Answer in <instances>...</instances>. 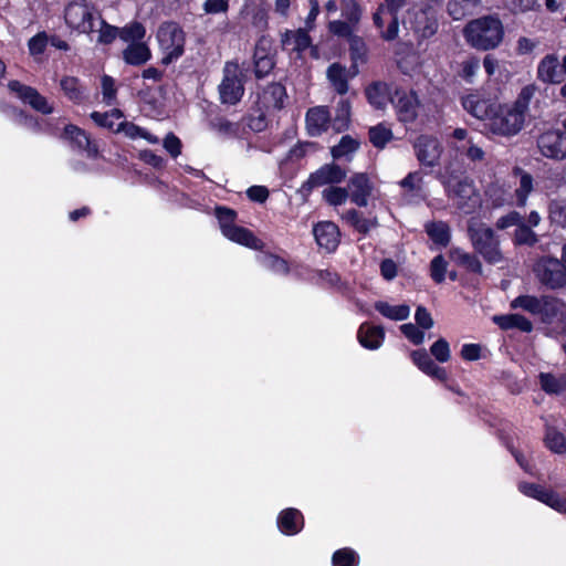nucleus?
<instances>
[{"label": "nucleus", "instance_id": "nucleus-1", "mask_svg": "<svg viewBox=\"0 0 566 566\" xmlns=\"http://www.w3.org/2000/svg\"><path fill=\"white\" fill-rule=\"evenodd\" d=\"M463 34L470 45L486 51L495 49L502 42L504 29L499 18L485 15L470 21Z\"/></svg>", "mask_w": 566, "mask_h": 566}, {"label": "nucleus", "instance_id": "nucleus-2", "mask_svg": "<svg viewBox=\"0 0 566 566\" xmlns=\"http://www.w3.org/2000/svg\"><path fill=\"white\" fill-rule=\"evenodd\" d=\"M468 235L473 249L485 262L497 264L504 260L500 237L491 227L472 219L468 224Z\"/></svg>", "mask_w": 566, "mask_h": 566}, {"label": "nucleus", "instance_id": "nucleus-3", "mask_svg": "<svg viewBox=\"0 0 566 566\" xmlns=\"http://www.w3.org/2000/svg\"><path fill=\"white\" fill-rule=\"evenodd\" d=\"M525 118L526 116L512 105L496 104L490 122L485 126L494 135L512 137L523 129Z\"/></svg>", "mask_w": 566, "mask_h": 566}, {"label": "nucleus", "instance_id": "nucleus-4", "mask_svg": "<svg viewBox=\"0 0 566 566\" xmlns=\"http://www.w3.org/2000/svg\"><path fill=\"white\" fill-rule=\"evenodd\" d=\"M98 17V11L88 0H73L64 9L65 23L78 33L92 34Z\"/></svg>", "mask_w": 566, "mask_h": 566}, {"label": "nucleus", "instance_id": "nucleus-5", "mask_svg": "<svg viewBox=\"0 0 566 566\" xmlns=\"http://www.w3.org/2000/svg\"><path fill=\"white\" fill-rule=\"evenodd\" d=\"M216 216L220 223L221 231L229 240L245 245L253 250H262L264 243L258 239L250 230L234 224L237 213L234 210L218 207Z\"/></svg>", "mask_w": 566, "mask_h": 566}, {"label": "nucleus", "instance_id": "nucleus-6", "mask_svg": "<svg viewBox=\"0 0 566 566\" xmlns=\"http://www.w3.org/2000/svg\"><path fill=\"white\" fill-rule=\"evenodd\" d=\"M442 182L448 196L463 213H472L481 206L480 195L476 192L472 180L468 178H443Z\"/></svg>", "mask_w": 566, "mask_h": 566}, {"label": "nucleus", "instance_id": "nucleus-7", "mask_svg": "<svg viewBox=\"0 0 566 566\" xmlns=\"http://www.w3.org/2000/svg\"><path fill=\"white\" fill-rule=\"evenodd\" d=\"M536 280L548 290L566 286V264L562 258L541 256L533 265Z\"/></svg>", "mask_w": 566, "mask_h": 566}, {"label": "nucleus", "instance_id": "nucleus-8", "mask_svg": "<svg viewBox=\"0 0 566 566\" xmlns=\"http://www.w3.org/2000/svg\"><path fill=\"white\" fill-rule=\"evenodd\" d=\"M407 4V0H384L374 13V23L386 41H392L398 36V11Z\"/></svg>", "mask_w": 566, "mask_h": 566}, {"label": "nucleus", "instance_id": "nucleus-9", "mask_svg": "<svg viewBox=\"0 0 566 566\" xmlns=\"http://www.w3.org/2000/svg\"><path fill=\"white\" fill-rule=\"evenodd\" d=\"M157 39L161 50L165 52L164 64H169L184 53L185 32L176 22H165L157 31Z\"/></svg>", "mask_w": 566, "mask_h": 566}, {"label": "nucleus", "instance_id": "nucleus-10", "mask_svg": "<svg viewBox=\"0 0 566 566\" xmlns=\"http://www.w3.org/2000/svg\"><path fill=\"white\" fill-rule=\"evenodd\" d=\"M538 151L553 160L566 159V119L560 127H555L541 133L536 140Z\"/></svg>", "mask_w": 566, "mask_h": 566}, {"label": "nucleus", "instance_id": "nucleus-11", "mask_svg": "<svg viewBox=\"0 0 566 566\" xmlns=\"http://www.w3.org/2000/svg\"><path fill=\"white\" fill-rule=\"evenodd\" d=\"M244 93L243 73L237 63L228 62L223 69V78L219 85L220 99L224 104L238 103Z\"/></svg>", "mask_w": 566, "mask_h": 566}, {"label": "nucleus", "instance_id": "nucleus-12", "mask_svg": "<svg viewBox=\"0 0 566 566\" xmlns=\"http://www.w3.org/2000/svg\"><path fill=\"white\" fill-rule=\"evenodd\" d=\"M390 103L395 106L400 122L411 123L417 118L419 99L413 91L395 88Z\"/></svg>", "mask_w": 566, "mask_h": 566}, {"label": "nucleus", "instance_id": "nucleus-13", "mask_svg": "<svg viewBox=\"0 0 566 566\" xmlns=\"http://www.w3.org/2000/svg\"><path fill=\"white\" fill-rule=\"evenodd\" d=\"M415 153L419 163L427 167H434L439 164L442 146L440 142L428 135L419 136L413 144Z\"/></svg>", "mask_w": 566, "mask_h": 566}, {"label": "nucleus", "instance_id": "nucleus-14", "mask_svg": "<svg viewBox=\"0 0 566 566\" xmlns=\"http://www.w3.org/2000/svg\"><path fill=\"white\" fill-rule=\"evenodd\" d=\"M461 104L470 115L480 120H486L488 123L497 103L475 92L463 96Z\"/></svg>", "mask_w": 566, "mask_h": 566}, {"label": "nucleus", "instance_id": "nucleus-15", "mask_svg": "<svg viewBox=\"0 0 566 566\" xmlns=\"http://www.w3.org/2000/svg\"><path fill=\"white\" fill-rule=\"evenodd\" d=\"M413 31L422 39L431 38L438 30L436 10L431 6L416 11L411 21Z\"/></svg>", "mask_w": 566, "mask_h": 566}, {"label": "nucleus", "instance_id": "nucleus-16", "mask_svg": "<svg viewBox=\"0 0 566 566\" xmlns=\"http://www.w3.org/2000/svg\"><path fill=\"white\" fill-rule=\"evenodd\" d=\"M8 87L12 93H15L19 98L24 103L30 104L34 109L43 114L52 112V107L49 105L46 98L40 95L36 90L23 85L19 81L9 82Z\"/></svg>", "mask_w": 566, "mask_h": 566}, {"label": "nucleus", "instance_id": "nucleus-17", "mask_svg": "<svg viewBox=\"0 0 566 566\" xmlns=\"http://www.w3.org/2000/svg\"><path fill=\"white\" fill-rule=\"evenodd\" d=\"M346 170L335 164H326L313 172L306 185L310 188L322 187L329 184H339L346 178Z\"/></svg>", "mask_w": 566, "mask_h": 566}, {"label": "nucleus", "instance_id": "nucleus-18", "mask_svg": "<svg viewBox=\"0 0 566 566\" xmlns=\"http://www.w3.org/2000/svg\"><path fill=\"white\" fill-rule=\"evenodd\" d=\"M350 200L359 206L366 207L368 197L371 195L373 185L366 174H355L350 177L347 186Z\"/></svg>", "mask_w": 566, "mask_h": 566}, {"label": "nucleus", "instance_id": "nucleus-19", "mask_svg": "<svg viewBox=\"0 0 566 566\" xmlns=\"http://www.w3.org/2000/svg\"><path fill=\"white\" fill-rule=\"evenodd\" d=\"M314 237L317 244L324 248L326 251H334L339 243V230L338 227L331 221H323L314 227Z\"/></svg>", "mask_w": 566, "mask_h": 566}, {"label": "nucleus", "instance_id": "nucleus-20", "mask_svg": "<svg viewBox=\"0 0 566 566\" xmlns=\"http://www.w3.org/2000/svg\"><path fill=\"white\" fill-rule=\"evenodd\" d=\"M331 124L329 111L325 106H315L306 113V129L311 136H319Z\"/></svg>", "mask_w": 566, "mask_h": 566}, {"label": "nucleus", "instance_id": "nucleus-21", "mask_svg": "<svg viewBox=\"0 0 566 566\" xmlns=\"http://www.w3.org/2000/svg\"><path fill=\"white\" fill-rule=\"evenodd\" d=\"M537 75L545 83H559L565 74L558 57L554 54H548L539 62Z\"/></svg>", "mask_w": 566, "mask_h": 566}, {"label": "nucleus", "instance_id": "nucleus-22", "mask_svg": "<svg viewBox=\"0 0 566 566\" xmlns=\"http://www.w3.org/2000/svg\"><path fill=\"white\" fill-rule=\"evenodd\" d=\"M395 88L397 87L391 84L375 82L366 88V96L374 107L382 109L390 102V97H394Z\"/></svg>", "mask_w": 566, "mask_h": 566}, {"label": "nucleus", "instance_id": "nucleus-23", "mask_svg": "<svg viewBox=\"0 0 566 566\" xmlns=\"http://www.w3.org/2000/svg\"><path fill=\"white\" fill-rule=\"evenodd\" d=\"M357 337L360 345L365 348L377 349L384 340L385 333L380 326L363 324L358 329Z\"/></svg>", "mask_w": 566, "mask_h": 566}, {"label": "nucleus", "instance_id": "nucleus-24", "mask_svg": "<svg viewBox=\"0 0 566 566\" xmlns=\"http://www.w3.org/2000/svg\"><path fill=\"white\" fill-rule=\"evenodd\" d=\"M64 135L67 139L73 142L77 148L85 150L88 157L97 156V147L92 144L84 130L76 126L69 125L64 128Z\"/></svg>", "mask_w": 566, "mask_h": 566}, {"label": "nucleus", "instance_id": "nucleus-25", "mask_svg": "<svg viewBox=\"0 0 566 566\" xmlns=\"http://www.w3.org/2000/svg\"><path fill=\"white\" fill-rule=\"evenodd\" d=\"M285 87L280 83H272L265 87L261 96L264 107L281 109L286 98Z\"/></svg>", "mask_w": 566, "mask_h": 566}, {"label": "nucleus", "instance_id": "nucleus-26", "mask_svg": "<svg viewBox=\"0 0 566 566\" xmlns=\"http://www.w3.org/2000/svg\"><path fill=\"white\" fill-rule=\"evenodd\" d=\"M303 516L296 509H287L279 516V527L285 534L293 535L298 533L303 527Z\"/></svg>", "mask_w": 566, "mask_h": 566}, {"label": "nucleus", "instance_id": "nucleus-27", "mask_svg": "<svg viewBox=\"0 0 566 566\" xmlns=\"http://www.w3.org/2000/svg\"><path fill=\"white\" fill-rule=\"evenodd\" d=\"M282 45L296 52H303L311 45V38L306 30L286 31L282 36Z\"/></svg>", "mask_w": 566, "mask_h": 566}, {"label": "nucleus", "instance_id": "nucleus-28", "mask_svg": "<svg viewBox=\"0 0 566 566\" xmlns=\"http://www.w3.org/2000/svg\"><path fill=\"white\" fill-rule=\"evenodd\" d=\"M482 0H449L447 11L453 20H462L473 14L474 10L480 7Z\"/></svg>", "mask_w": 566, "mask_h": 566}, {"label": "nucleus", "instance_id": "nucleus-29", "mask_svg": "<svg viewBox=\"0 0 566 566\" xmlns=\"http://www.w3.org/2000/svg\"><path fill=\"white\" fill-rule=\"evenodd\" d=\"M538 380L541 388L548 395H560L566 390V374L541 373Z\"/></svg>", "mask_w": 566, "mask_h": 566}, {"label": "nucleus", "instance_id": "nucleus-30", "mask_svg": "<svg viewBox=\"0 0 566 566\" xmlns=\"http://www.w3.org/2000/svg\"><path fill=\"white\" fill-rule=\"evenodd\" d=\"M565 303L554 296L543 295L541 296V315L543 322L552 323L557 316L563 314Z\"/></svg>", "mask_w": 566, "mask_h": 566}, {"label": "nucleus", "instance_id": "nucleus-31", "mask_svg": "<svg viewBox=\"0 0 566 566\" xmlns=\"http://www.w3.org/2000/svg\"><path fill=\"white\" fill-rule=\"evenodd\" d=\"M327 78L329 80L334 90L343 95L348 92V71L339 63H333L327 69Z\"/></svg>", "mask_w": 566, "mask_h": 566}, {"label": "nucleus", "instance_id": "nucleus-32", "mask_svg": "<svg viewBox=\"0 0 566 566\" xmlns=\"http://www.w3.org/2000/svg\"><path fill=\"white\" fill-rule=\"evenodd\" d=\"M449 255L452 261L461 266H464L469 271L478 274L482 273V263L476 255L468 253L460 248H452L449 252Z\"/></svg>", "mask_w": 566, "mask_h": 566}, {"label": "nucleus", "instance_id": "nucleus-33", "mask_svg": "<svg viewBox=\"0 0 566 566\" xmlns=\"http://www.w3.org/2000/svg\"><path fill=\"white\" fill-rule=\"evenodd\" d=\"M126 63L132 65H140L150 59V51L145 43H132L123 52Z\"/></svg>", "mask_w": 566, "mask_h": 566}, {"label": "nucleus", "instance_id": "nucleus-34", "mask_svg": "<svg viewBox=\"0 0 566 566\" xmlns=\"http://www.w3.org/2000/svg\"><path fill=\"white\" fill-rule=\"evenodd\" d=\"M242 15L258 30H263L268 25V12L261 6L245 4Z\"/></svg>", "mask_w": 566, "mask_h": 566}, {"label": "nucleus", "instance_id": "nucleus-35", "mask_svg": "<svg viewBox=\"0 0 566 566\" xmlns=\"http://www.w3.org/2000/svg\"><path fill=\"white\" fill-rule=\"evenodd\" d=\"M426 232L430 237V239L437 244L447 247L450 242V228L443 221L430 222L426 224Z\"/></svg>", "mask_w": 566, "mask_h": 566}, {"label": "nucleus", "instance_id": "nucleus-36", "mask_svg": "<svg viewBox=\"0 0 566 566\" xmlns=\"http://www.w3.org/2000/svg\"><path fill=\"white\" fill-rule=\"evenodd\" d=\"M93 33H97L96 41L102 44H109L119 36V30L106 23L101 15L94 23Z\"/></svg>", "mask_w": 566, "mask_h": 566}, {"label": "nucleus", "instance_id": "nucleus-37", "mask_svg": "<svg viewBox=\"0 0 566 566\" xmlns=\"http://www.w3.org/2000/svg\"><path fill=\"white\" fill-rule=\"evenodd\" d=\"M375 308L385 317H388L390 319L395 321H403L406 319L410 314V308L408 305H390L386 302H377L375 305Z\"/></svg>", "mask_w": 566, "mask_h": 566}, {"label": "nucleus", "instance_id": "nucleus-38", "mask_svg": "<svg viewBox=\"0 0 566 566\" xmlns=\"http://www.w3.org/2000/svg\"><path fill=\"white\" fill-rule=\"evenodd\" d=\"M350 122V104L346 99H342L336 107L334 119L331 122L333 128L340 133L346 130Z\"/></svg>", "mask_w": 566, "mask_h": 566}, {"label": "nucleus", "instance_id": "nucleus-39", "mask_svg": "<svg viewBox=\"0 0 566 566\" xmlns=\"http://www.w3.org/2000/svg\"><path fill=\"white\" fill-rule=\"evenodd\" d=\"M394 138L392 132L385 124L369 128V140L376 148H384Z\"/></svg>", "mask_w": 566, "mask_h": 566}, {"label": "nucleus", "instance_id": "nucleus-40", "mask_svg": "<svg viewBox=\"0 0 566 566\" xmlns=\"http://www.w3.org/2000/svg\"><path fill=\"white\" fill-rule=\"evenodd\" d=\"M344 219L360 233L369 232L377 224L376 220L366 219L354 209L348 210L344 214Z\"/></svg>", "mask_w": 566, "mask_h": 566}, {"label": "nucleus", "instance_id": "nucleus-41", "mask_svg": "<svg viewBox=\"0 0 566 566\" xmlns=\"http://www.w3.org/2000/svg\"><path fill=\"white\" fill-rule=\"evenodd\" d=\"M349 51H350V57L353 61V73L352 76L356 75L358 73L357 64L359 62H365L366 57V45L364 41L358 36H353L349 40Z\"/></svg>", "mask_w": 566, "mask_h": 566}, {"label": "nucleus", "instance_id": "nucleus-42", "mask_svg": "<svg viewBox=\"0 0 566 566\" xmlns=\"http://www.w3.org/2000/svg\"><path fill=\"white\" fill-rule=\"evenodd\" d=\"M511 307H521L531 314L538 315L541 312V297L533 295H521L512 301Z\"/></svg>", "mask_w": 566, "mask_h": 566}, {"label": "nucleus", "instance_id": "nucleus-43", "mask_svg": "<svg viewBox=\"0 0 566 566\" xmlns=\"http://www.w3.org/2000/svg\"><path fill=\"white\" fill-rule=\"evenodd\" d=\"M545 443L555 453H564L566 451L564 434L554 428H547Z\"/></svg>", "mask_w": 566, "mask_h": 566}, {"label": "nucleus", "instance_id": "nucleus-44", "mask_svg": "<svg viewBox=\"0 0 566 566\" xmlns=\"http://www.w3.org/2000/svg\"><path fill=\"white\" fill-rule=\"evenodd\" d=\"M358 146V142L352 138L350 136H343L339 143L332 148V156L334 158L345 157L356 151Z\"/></svg>", "mask_w": 566, "mask_h": 566}, {"label": "nucleus", "instance_id": "nucleus-45", "mask_svg": "<svg viewBox=\"0 0 566 566\" xmlns=\"http://www.w3.org/2000/svg\"><path fill=\"white\" fill-rule=\"evenodd\" d=\"M513 241L517 245H534L537 242V235L528 226L521 222L515 230Z\"/></svg>", "mask_w": 566, "mask_h": 566}, {"label": "nucleus", "instance_id": "nucleus-46", "mask_svg": "<svg viewBox=\"0 0 566 566\" xmlns=\"http://www.w3.org/2000/svg\"><path fill=\"white\" fill-rule=\"evenodd\" d=\"M423 178L419 171L408 174L401 181L400 186L407 191L417 196L422 192Z\"/></svg>", "mask_w": 566, "mask_h": 566}, {"label": "nucleus", "instance_id": "nucleus-47", "mask_svg": "<svg viewBox=\"0 0 566 566\" xmlns=\"http://www.w3.org/2000/svg\"><path fill=\"white\" fill-rule=\"evenodd\" d=\"M323 197L331 206H339L345 203L349 192L347 188L329 187L323 191Z\"/></svg>", "mask_w": 566, "mask_h": 566}, {"label": "nucleus", "instance_id": "nucleus-48", "mask_svg": "<svg viewBox=\"0 0 566 566\" xmlns=\"http://www.w3.org/2000/svg\"><path fill=\"white\" fill-rule=\"evenodd\" d=\"M535 91L536 88L534 85L524 86L512 106L526 116L530 102L533 98Z\"/></svg>", "mask_w": 566, "mask_h": 566}, {"label": "nucleus", "instance_id": "nucleus-49", "mask_svg": "<svg viewBox=\"0 0 566 566\" xmlns=\"http://www.w3.org/2000/svg\"><path fill=\"white\" fill-rule=\"evenodd\" d=\"M549 219L566 229V201H552L549 203Z\"/></svg>", "mask_w": 566, "mask_h": 566}, {"label": "nucleus", "instance_id": "nucleus-50", "mask_svg": "<svg viewBox=\"0 0 566 566\" xmlns=\"http://www.w3.org/2000/svg\"><path fill=\"white\" fill-rule=\"evenodd\" d=\"M332 560L334 566H356L357 555L350 548H342L334 553Z\"/></svg>", "mask_w": 566, "mask_h": 566}, {"label": "nucleus", "instance_id": "nucleus-51", "mask_svg": "<svg viewBox=\"0 0 566 566\" xmlns=\"http://www.w3.org/2000/svg\"><path fill=\"white\" fill-rule=\"evenodd\" d=\"M431 355L439 363H447L451 357L449 343L444 338H439L430 347Z\"/></svg>", "mask_w": 566, "mask_h": 566}, {"label": "nucleus", "instance_id": "nucleus-52", "mask_svg": "<svg viewBox=\"0 0 566 566\" xmlns=\"http://www.w3.org/2000/svg\"><path fill=\"white\" fill-rule=\"evenodd\" d=\"M342 15L346 21L355 24L360 19V10L355 0H342L340 3Z\"/></svg>", "mask_w": 566, "mask_h": 566}, {"label": "nucleus", "instance_id": "nucleus-53", "mask_svg": "<svg viewBox=\"0 0 566 566\" xmlns=\"http://www.w3.org/2000/svg\"><path fill=\"white\" fill-rule=\"evenodd\" d=\"M61 87L63 92L69 96L72 101H80L82 98L81 87L75 77H64L61 80Z\"/></svg>", "mask_w": 566, "mask_h": 566}, {"label": "nucleus", "instance_id": "nucleus-54", "mask_svg": "<svg viewBox=\"0 0 566 566\" xmlns=\"http://www.w3.org/2000/svg\"><path fill=\"white\" fill-rule=\"evenodd\" d=\"M455 148L457 150L463 151L471 161H482L484 158L483 149L471 139H468L465 144L455 146Z\"/></svg>", "mask_w": 566, "mask_h": 566}, {"label": "nucleus", "instance_id": "nucleus-55", "mask_svg": "<svg viewBox=\"0 0 566 566\" xmlns=\"http://www.w3.org/2000/svg\"><path fill=\"white\" fill-rule=\"evenodd\" d=\"M533 189V178L528 174H523L520 178V185L515 190L518 205L523 206L528 193Z\"/></svg>", "mask_w": 566, "mask_h": 566}, {"label": "nucleus", "instance_id": "nucleus-56", "mask_svg": "<svg viewBox=\"0 0 566 566\" xmlns=\"http://www.w3.org/2000/svg\"><path fill=\"white\" fill-rule=\"evenodd\" d=\"M145 35V28L140 23H133L119 31V38L124 41H138Z\"/></svg>", "mask_w": 566, "mask_h": 566}, {"label": "nucleus", "instance_id": "nucleus-57", "mask_svg": "<svg viewBox=\"0 0 566 566\" xmlns=\"http://www.w3.org/2000/svg\"><path fill=\"white\" fill-rule=\"evenodd\" d=\"M261 263L265 268H268L274 272H279V273H283V274H286L289 272L287 263L283 259H281L276 255H273V254H268V255L262 256Z\"/></svg>", "mask_w": 566, "mask_h": 566}, {"label": "nucleus", "instance_id": "nucleus-58", "mask_svg": "<svg viewBox=\"0 0 566 566\" xmlns=\"http://www.w3.org/2000/svg\"><path fill=\"white\" fill-rule=\"evenodd\" d=\"M447 271V262L442 255L433 258L430 264L431 277L436 283H442Z\"/></svg>", "mask_w": 566, "mask_h": 566}, {"label": "nucleus", "instance_id": "nucleus-59", "mask_svg": "<svg viewBox=\"0 0 566 566\" xmlns=\"http://www.w3.org/2000/svg\"><path fill=\"white\" fill-rule=\"evenodd\" d=\"M254 57H255V70H254L255 75L258 77H263V76L268 75L274 66V62H273L272 57H270L268 55H259L258 52L255 53Z\"/></svg>", "mask_w": 566, "mask_h": 566}, {"label": "nucleus", "instance_id": "nucleus-60", "mask_svg": "<svg viewBox=\"0 0 566 566\" xmlns=\"http://www.w3.org/2000/svg\"><path fill=\"white\" fill-rule=\"evenodd\" d=\"M518 489L523 494L534 497L543 503L548 492V490H545L535 483H521Z\"/></svg>", "mask_w": 566, "mask_h": 566}, {"label": "nucleus", "instance_id": "nucleus-61", "mask_svg": "<svg viewBox=\"0 0 566 566\" xmlns=\"http://www.w3.org/2000/svg\"><path fill=\"white\" fill-rule=\"evenodd\" d=\"M506 7L514 13H523L538 7L537 0H505Z\"/></svg>", "mask_w": 566, "mask_h": 566}, {"label": "nucleus", "instance_id": "nucleus-62", "mask_svg": "<svg viewBox=\"0 0 566 566\" xmlns=\"http://www.w3.org/2000/svg\"><path fill=\"white\" fill-rule=\"evenodd\" d=\"M352 25L353 23L348 21L335 20L329 22L328 29L333 34L348 38L350 40V38L354 36Z\"/></svg>", "mask_w": 566, "mask_h": 566}, {"label": "nucleus", "instance_id": "nucleus-63", "mask_svg": "<svg viewBox=\"0 0 566 566\" xmlns=\"http://www.w3.org/2000/svg\"><path fill=\"white\" fill-rule=\"evenodd\" d=\"M103 99L107 105H112L116 97L115 81L108 75L102 77Z\"/></svg>", "mask_w": 566, "mask_h": 566}, {"label": "nucleus", "instance_id": "nucleus-64", "mask_svg": "<svg viewBox=\"0 0 566 566\" xmlns=\"http://www.w3.org/2000/svg\"><path fill=\"white\" fill-rule=\"evenodd\" d=\"M402 334L415 345H420L424 342V333L421 332L416 325L408 323L400 326Z\"/></svg>", "mask_w": 566, "mask_h": 566}]
</instances>
